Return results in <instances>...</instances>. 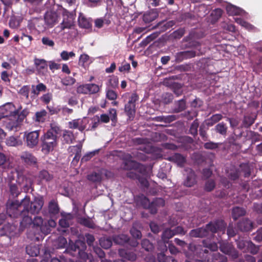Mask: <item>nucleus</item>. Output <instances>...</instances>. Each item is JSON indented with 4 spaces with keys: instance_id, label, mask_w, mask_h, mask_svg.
Listing matches in <instances>:
<instances>
[{
    "instance_id": "obj_1",
    "label": "nucleus",
    "mask_w": 262,
    "mask_h": 262,
    "mask_svg": "<svg viewBox=\"0 0 262 262\" xmlns=\"http://www.w3.org/2000/svg\"><path fill=\"white\" fill-rule=\"evenodd\" d=\"M60 128L54 124H51V128L41 138L42 152L47 155L52 151L57 145V136L60 133Z\"/></svg>"
},
{
    "instance_id": "obj_2",
    "label": "nucleus",
    "mask_w": 262,
    "mask_h": 262,
    "mask_svg": "<svg viewBox=\"0 0 262 262\" xmlns=\"http://www.w3.org/2000/svg\"><path fill=\"white\" fill-rule=\"evenodd\" d=\"M29 201L30 196L28 195H26L20 202L8 200L6 204L7 214L12 218H18L23 211L29 208Z\"/></svg>"
},
{
    "instance_id": "obj_3",
    "label": "nucleus",
    "mask_w": 262,
    "mask_h": 262,
    "mask_svg": "<svg viewBox=\"0 0 262 262\" xmlns=\"http://www.w3.org/2000/svg\"><path fill=\"white\" fill-rule=\"evenodd\" d=\"M85 248L86 246L84 242L77 240L74 243H70L69 247L64 252L74 257L85 258L87 256L86 253L84 252Z\"/></svg>"
},
{
    "instance_id": "obj_4",
    "label": "nucleus",
    "mask_w": 262,
    "mask_h": 262,
    "mask_svg": "<svg viewBox=\"0 0 262 262\" xmlns=\"http://www.w3.org/2000/svg\"><path fill=\"white\" fill-rule=\"evenodd\" d=\"M62 16V21L58 27L60 28V31L74 28L75 26L76 14L63 8Z\"/></svg>"
},
{
    "instance_id": "obj_5",
    "label": "nucleus",
    "mask_w": 262,
    "mask_h": 262,
    "mask_svg": "<svg viewBox=\"0 0 262 262\" xmlns=\"http://www.w3.org/2000/svg\"><path fill=\"white\" fill-rule=\"evenodd\" d=\"M12 173H15L16 174L17 179L16 180V183L19 184L22 183L25 180L26 181V184L23 186V190L24 192L28 193L30 191L32 192L34 190L33 185V181L30 179H27L24 174V170L22 169L15 168L11 171Z\"/></svg>"
},
{
    "instance_id": "obj_6",
    "label": "nucleus",
    "mask_w": 262,
    "mask_h": 262,
    "mask_svg": "<svg viewBox=\"0 0 262 262\" xmlns=\"http://www.w3.org/2000/svg\"><path fill=\"white\" fill-rule=\"evenodd\" d=\"M219 244L220 251L229 256L232 260H235L238 257V252L232 243L226 241H220L219 242Z\"/></svg>"
},
{
    "instance_id": "obj_7",
    "label": "nucleus",
    "mask_w": 262,
    "mask_h": 262,
    "mask_svg": "<svg viewBox=\"0 0 262 262\" xmlns=\"http://www.w3.org/2000/svg\"><path fill=\"white\" fill-rule=\"evenodd\" d=\"M139 97L136 93H133L129 98L128 102L125 104L124 111L129 119L133 120L136 114V102L138 100Z\"/></svg>"
},
{
    "instance_id": "obj_8",
    "label": "nucleus",
    "mask_w": 262,
    "mask_h": 262,
    "mask_svg": "<svg viewBox=\"0 0 262 262\" xmlns=\"http://www.w3.org/2000/svg\"><path fill=\"white\" fill-rule=\"evenodd\" d=\"M29 213L32 214H38L44 205V199L43 196L39 195L35 196L33 201H29Z\"/></svg>"
},
{
    "instance_id": "obj_9",
    "label": "nucleus",
    "mask_w": 262,
    "mask_h": 262,
    "mask_svg": "<svg viewBox=\"0 0 262 262\" xmlns=\"http://www.w3.org/2000/svg\"><path fill=\"white\" fill-rule=\"evenodd\" d=\"M226 224L222 220H216L214 221H211L206 225L208 233L214 234L219 231L225 232L226 230Z\"/></svg>"
},
{
    "instance_id": "obj_10",
    "label": "nucleus",
    "mask_w": 262,
    "mask_h": 262,
    "mask_svg": "<svg viewBox=\"0 0 262 262\" xmlns=\"http://www.w3.org/2000/svg\"><path fill=\"white\" fill-rule=\"evenodd\" d=\"M20 219V224L19 230L23 231L26 229L29 228L32 224V219L29 215V208L25 211H23L21 215L18 217Z\"/></svg>"
},
{
    "instance_id": "obj_11",
    "label": "nucleus",
    "mask_w": 262,
    "mask_h": 262,
    "mask_svg": "<svg viewBox=\"0 0 262 262\" xmlns=\"http://www.w3.org/2000/svg\"><path fill=\"white\" fill-rule=\"evenodd\" d=\"M33 228H39L40 232L47 235L50 233L51 229L47 225L46 222H43V220L41 216H36L32 219V224Z\"/></svg>"
},
{
    "instance_id": "obj_12",
    "label": "nucleus",
    "mask_w": 262,
    "mask_h": 262,
    "mask_svg": "<svg viewBox=\"0 0 262 262\" xmlns=\"http://www.w3.org/2000/svg\"><path fill=\"white\" fill-rule=\"evenodd\" d=\"M54 178L52 173L46 169L40 170L37 176V180L39 184L50 183Z\"/></svg>"
},
{
    "instance_id": "obj_13",
    "label": "nucleus",
    "mask_w": 262,
    "mask_h": 262,
    "mask_svg": "<svg viewBox=\"0 0 262 262\" xmlns=\"http://www.w3.org/2000/svg\"><path fill=\"white\" fill-rule=\"evenodd\" d=\"M87 123L86 119L84 118L72 120L69 122L68 126L71 129H77L82 132L85 129Z\"/></svg>"
},
{
    "instance_id": "obj_14",
    "label": "nucleus",
    "mask_w": 262,
    "mask_h": 262,
    "mask_svg": "<svg viewBox=\"0 0 262 262\" xmlns=\"http://www.w3.org/2000/svg\"><path fill=\"white\" fill-rule=\"evenodd\" d=\"M39 136V132L37 130L28 133L26 136L27 146L31 148L36 146L38 143Z\"/></svg>"
},
{
    "instance_id": "obj_15",
    "label": "nucleus",
    "mask_w": 262,
    "mask_h": 262,
    "mask_svg": "<svg viewBox=\"0 0 262 262\" xmlns=\"http://www.w3.org/2000/svg\"><path fill=\"white\" fill-rule=\"evenodd\" d=\"M196 55V52L193 50L182 51L177 53L175 55V61L179 63L184 60L192 58Z\"/></svg>"
},
{
    "instance_id": "obj_16",
    "label": "nucleus",
    "mask_w": 262,
    "mask_h": 262,
    "mask_svg": "<svg viewBox=\"0 0 262 262\" xmlns=\"http://www.w3.org/2000/svg\"><path fill=\"white\" fill-rule=\"evenodd\" d=\"M58 15L55 11H47L45 14L44 19L49 27H53L58 22Z\"/></svg>"
},
{
    "instance_id": "obj_17",
    "label": "nucleus",
    "mask_w": 262,
    "mask_h": 262,
    "mask_svg": "<svg viewBox=\"0 0 262 262\" xmlns=\"http://www.w3.org/2000/svg\"><path fill=\"white\" fill-rule=\"evenodd\" d=\"M205 260L207 262H227L228 258L219 252L213 253L209 252Z\"/></svg>"
},
{
    "instance_id": "obj_18",
    "label": "nucleus",
    "mask_w": 262,
    "mask_h": 262,
    "mask_svg": "<svg viewBox=\"0 0 262 262\" xmlns=\"http://www.w3.org/2000/svg\"><path fill=\"white\" fill-rule=\"evenodd\" d=\"M34 62L38 73L43 74L47 72L48 65L47 61L45 59L35 58Z\"/></svg>"
},
{
    "instance_id": "obj_19",
    "label": "nucleus",
    "mask_w": 262,
    "mask_h": 262,
    "mask_svg": "<svg viewBox=\"0 0 262 262\" xmlns=\"http://www.w3.org/2000/svg\"><path fill=\"white\" fill-rule=\"evenodd\" d=\"M237 227L242 232H248L253 229V224L248 219H244L237 223Z\"/></svg>"
},
{
    "instance_id": "obj_20",
    "label": "nucleus",
    "mask_w": 262,
    "mask_h": 262,
    "mask_svg": "<svg viewBox=\"0 0 262 262\" xmlns=\"http://www.w3.org/2000/svg\"><path fill=\"white\" fill-rule=\"evenodd\" d=\"M189 235L192 237L203 238L208 236L209 233L205 226V227L191 230L189 232Z\"/></svg>"
},
{
    "instance_id": "obj_21",
    "label": "nucleus",
    "mask_w": 262,
    "mask_h": 262,
    "mask_svg": "<svg viewBox=\"0 0 262 262\" xmlns=\"http://www.w3.org/2000/svg\"><path fill=\"white\" fill-rule=\"evenodd\" d=\"M169 161L176 163L179 167H184L186 162V157L179 153H176L168 157Z\"/></svg>"
},
{
    "instance_id": "obj_22",
    "label": "nucleus",
    "mask_w": 262,
    "mask_h": 262,
    "mask_svg": "<svg viewBox=\"0 0 262 262\" xmlns=\"http://www.w3.org/2000/svg\"><path fill=\"white\" fill-rule=\"evenodd\" d=\"M21 160L28 165H34L37 163V159L31 153L25 151L20 156Z\"/></svg>"
},
{
    "instance_id": "obj_23",
    "label": "nucleus",
    "mask_w": 262,
    "mask_h": 262,
    "mask_svg": "<svg viewBox=\"0 0 262 262\" xmlns=\"http://www.w3.org/2000/svg\"><path fill=\"white\" fill-rule=\"evenodd\" d=\"M188 171L187 176L184 182V185L187 187H191L196 183V174L191 169H189Z\"/></svg>"
},
{
    "instance_id": "obj_24",
    "label": "nucleus",
    "mask_w": 262,
    "mask_h": 262,
    "mask_svg": "<svg viewBox=\"0 0 262 262\" xmlns=\"http://www.w3.org/2000/svg\"><path fill=\"white\" fill-rule=\"evenodd\" d=\"M118 253L122 258L130 261H134L137 258L136 254L135 253L124 249H119Z\"/></svg>"
},
{
    "instance_id": "obj_25",
    "label": "nucleus",
    "mask_w": 262,
    "mask_h": 262,
    "mask_svg": "<svg viewBox=\"0 0 262 262\" xmlns=\"http://www.w3.org/2000/svg\"><path fill=\"white\" fill-rule=\"evenodd\" d=\"M0 168L7 171L12 168V164L3 153L0 152Z\"/></svg>"
},
{
    "instance_id": "obj_26",
    "label": "nucleus",
    "mask_w": 262,
    "mask_h": 262,
    "mask_svg": "<svg viewBox=\"0 0 262 262\" xmlns=\"http://www.w3.org/2000/svg\"><path fill=\"white\" fill-rule=\"evenodd\" d=\"M158 16V13L156 10H150L143 16V20L145 23H150L155 20Z\"/></svg>"
},
{
    "instance_id": "obj_27",
    "label": "nucleus",
    "mask_w": 262,
    "mask_h": 262,
    "mask_svg": "<svg viewBox=\"0 0 262 262\" xmlns=\"http://www.w3.org/2000/svg\"><path fill=\"white\" fill-rule=\"evenodd\" d=\"M246 210L243 207H234L232 209V217L233 220L236 221L239 217L244 216Z\"/></svg>"
},
{
    "instance_id": "obj_28",
    "label": "nucleus",
    "mask_w": 262,
    "mask_h": 262,
    "mask_svg": "<svg viewBox=\"0 0 262 262\" xmlns=\"http://www.w3.org/2000/svg\"><path fill=\"white\" fill-rule=\"evenodd\" d=\"M214 129L216 133L225 137L227 135L228 127L225 123L222 122L215 126Z\"/></svg>"
},
{
    "instance_id": "obj_29",
    "label": "nucleus",
    "mask_w": 262,
    "mask_h": 262,
    "mask_svg": "<svg viewBox=\"0 0 262 262\" xmlns=\"http://www.w3.org/2000/svg\"><path fill=\"white\" fill-rule=\"evenodd\" d=\"M26 253L30 256H37L39 254V249L38 246L30 245L26 248Z\"/></svg>"
},
{
    "instance_id": "obj_30",
    "label": "nucleus",
    "mask_w": 262,
    "mask_h": 262,
    "mask_svg": "<svg viewBox=\"0 0 262 262\" xmlns=\"http://www.w3.org/2000/svg\"><path fill=\"white\" fill-rule=\"evenodd\" d=\"M9 186V192L11 197L13 199L17 198L20 194V191L19 190L17 184L10 182Z\"/></svg>"
},
{
    "instance_id": "obj_31",
    "label": "nucleus",
    "mask_w": 262,
    "mask_h": 262,
    "mask_svg": "<svg viewBox=\"0 0 262 262\" xmlns=\"http://www.w3.org/2000/svg\"><path fill=\"white\" fill-rule=\"evenodd\" d=\"M160 33L158 32H154L149 35L147 36L145 39H144L140 43V46L141 47H145L148 44H149L151 41L155 39L158 37Z\"/></svg>"
},
{
    "instance_id": "obj_32",
    "label": "nucleus",
    "mask_w": 262,
    "mask_h": 262,
    "mask_svg": "<svg viewBox=\"0 0 262 262\" xmlns=\"http://www.w3.org/2000/svg\"><path fill=\"white\" fill-rule=\"evenodd\" d=\"M113 241L116 244L123 245L129 241L128 236L125 234L116 235L113 237Z\"/></svg>"
},
{
    "instance_id": "obj_33",
    "label": "nucleus",
    "mask_w": 262,
    "mask_h": 262,
    "mask_svg": "<svg viewBox=\"0 0 262 262\" xmlns=\"http://www.w3.org/2000/svg\"><path fill=\"white\" fill-rule=\"evenodd\" d=\"M63 141L66 144H71L73 143L75 139L73 132L69 130H65L62 135Z\"/></svg>"
},
{
    "instance_id": "obj_34",
    "label": "nucleus",
    "mask_w": 262,
    "mask_h": 262,
    "mask_svg": "<svg viewBox=\"0 0 262 262\" xmlns=\"http://www.w3.org/2000/svg\"><path fill=\"white\" fill-rule=\"evenodd\" d=\"M79 223L86 227L91 229H94L96 225L93 221L90 218L81 217L79 219Z\"/></svg>"
},
{
    "instance_id": "obj_35",
    "label": "nucleus",
    "mask_w": 262,
    "mask_h": 262,
    "mask_svg": "<svg viewBox=\"0 0 262 262\" xmlns=\"http://www.w3.org/2000/svg\"><path fill=\"white\" fill-rule=\"evenodd\" d=\"M259 250V246H257L251 241H249V242H248V246L246 248V250H244V251L250 252L253 255H255L258 253Z\"/></svg>"
},
{
    "instance_id": "obj_36",
    "label": "nucleus",
    "mask_w": 262,
    "mask_h": 262,
    "mask_svg": "<svg viewBox=\"0 0 262 262\" xmlns=\"http://www.w3.org/2000/svg\"><path fill=\"white\" fill-rule=\"evenodd\" d=\"M82 147V144L80 143L76 145L69 146L68 149V151L70 154V156H72L73 155H75L80 154L81 152Z\"/></svg>"
},
{
    "instance_id": "obj_37",
    "label": "nucleus",
    "mask_w": 262,
    "mask_h": 262,
    "mask_svg": "<svg viewBox=\"0 0 262 262\" xmlns=\"http://www.w3.org/2000/svg\"><path fill=\"white\" fill-rule=\"evenodd\" d=\"M174 235L173 230L169 228L164 230L162 234V239L164 243H168V240Z\"/></svg>"
},
{
    "instance_id": "obj_38",
    "label": "nucleus",
    "mask_w": 262,
    "mask_h": 262,
    "mask_svg": "<svg viewBox=\"0 0 262 262\" xmlns=\"http://www.w3.org/2000/svg\"><path fill=\"white\" fill-rule=\"evenodd\" d=\"M223 116L220 114L213 115L207 120V124L208 126H211L221 120Z\"/></svg>"
},
{
    "instance_id": "obj_39",
    "label": "nucleus",
    "mask_w": 262,
    "mask_h": 262,
    "mask_svg": "<svg viewBox=\"0 0 262 262\" xmlns=\"http://www.w3.org/2000/svg\"><path fill=\"white\" fill-rule=\"evenodd\" d=\"M47 115V112L45 110L36 112L35 121L38 122H44L46 120Z\"/></svg>"
},
{
    "instance_id": "obj_40",
    "label": "nucleus",
    "mask_w": 262,
    "mask_h": 262,
    "mask_svg": "<svg viewBox=\"0 0 262 262\" xmlns=\"http://www.w3.org/2000/svg\"><path fill=\"white\" fill-rule=\"evenodd\" d=\"M140 164L135 160L130 161L129 162L125 163L123 168L126 170L137 169L139 168Z\"/></svg>"
},
{
    "instance_id": "obj_41",
    "label": "nucleus",
    "mask_w": 262,
    "mask_h": 262,
    "mask_svg": "<svg viewBox=\"0 0 262 262\" xmlns=\"http://www.w3.org/2000/svg\"><path fill=\"white\" fill-rule=\"evenodd\" d=\"M48 209L49 213L53 215L58 214L59 211L58 205L54 201H51L49 202Z\"/></svg>"
},
{
    "instance_id": "obj_42",
    "label": "nucleus",
    "mask_w": 262,
    "mask_h": 262,
    "mask_svg": "<svg viewBox=\"0 0 262 262\" xmlns=\"http://www.w3.org/2000/svg\"><path fill=\"white\" fill-rule=\"evenodd\" d=\"M99 242L100 246L105 249L110 248L112 245V240L110 237H101Z\"/></svg>"
},
{
    "instance_id": "obj_43",
    "label": "nucleus",
    "mask_w": 262,
    "mask_h": 262,
    "mask_svg": "<svg viewBox=\"0 0 262 262\" xmlns=\"http://www.w3.org/2000/svg\"><path fill=\"white\" fill-rule=\"evenodd\" d=\"M226 11L229 15H238L241 13V9L233 5L227 6Z\"/></svg>"
},
{
    "instance_id": "obj_44",
    "label": "nucleus",
    "mask_w": 262,
    "mask_h": 262,
    "mask_svg": "<svg viewBox=\"0 0 262 262\" xmlns=\"http://www.w3.org/2000/svg\"><path fill=\"white\" fill-rule=\"evenodd\" d=\"M87 179L92 182H100L102 180V176L99 173L93 172L87 176Z\"/></svg>"
},
{
    "instance_id": "obj_45",
    "label": "nucleus",
    "mask_w": 262,
    "mask_h": 262,
    "mask_svg": "<svg viewBox=\"0 0 262 262\" xmlns=\"http://www.w3.org/2000/svg\"><path fill=\"white\" fill-rule=\"evenodd\" d=\"M78 24L80 27L85 29H89L92 27L91 23L84 17H80L78 19Z\"/></svg>"
},
{
    "instance_id": "obj_46",
    "label": "nucleus",
    "mask_w": 262,
    "mask_h": 262,
    "mask_svg": "<svg viewBox=\"0 0 262 262\" xmlns=\"http://www.w3.org/2000/svg\"><path fill=\"white\" fill-rule=\"evenodd\" d=\"M138 201L144 209H147L149 206V200L143 194L139 195L138 196Z\"/></svg>"
},
{
    "instance_id": "obj_47",
    "label": "nucleus",
    "mask_w": 262,
    "mask_h": 262,
    "mask_svg": "<svg viewBox=\"0 0 262 262\" xmlns=\"http://www.w3.org/2000/svg\"><path fill=\"white\" fill-rule=\"evenodd\" d=\"M177 107L174 108V112L179 113L185 110L186 108V101L185 99H182L177 101Z\"/></svg>"
},
{
    "instance_id": "obj_48",
    "label": "nucleus",
    "mask_w": 262,
    "mask_h": 262,
    "mask_svg": "<svg viewBox=\"0 0 262 262\" xmlns=\"http://www.w3.org/2000/svg\"><path fill=\"white\" fill-rule=\"evenodd\" d=\"M47 86L42 83H40L36 86L35 89H33L32 93L38 96L40 92H46Z\"/></svg>"
},
{
    "instance_id": "obj_49",
    "label": "nucleus",
    "mask_w": 262,
    "mask_h": 262,
    "mask_svg": "<svg viewBox=\"0 0 262 262\" xmlns=\"http://www.w3.org/2000/svg\"><path fill=\"white\" fill-rule=\"evenodd\" d=\"M185 33V30L184 28H180L177 30L174 31L171 34L172 37L176 39H180Z\"/></svg>"
},
{
    "instance_id": "obj_50",
    "label": "nucleus",
    "mask_w": 262,
    "mask_h": 262,
    "mask_svg": "<svg viewBox=\"0 0 262 262\" xmlns=\"http://www.w3.org/2000/svg\"><path fill=\"white\" fill-rule=\"evenodd\" d=\"M42 43L47 47L53 48L55 46V42L50 37L43 36L41 39Z\"/></svg>"
},
{
    "instance_id": "obj_51",
    "label": "nucleus",
    "mask_w": 262,
    "mask_h": 262,
    "mask_svg": "<svg viewBox=\"0 0 262 262\" xmlns=\"http://www.w3.org/2000/svg\"><path fill=\"white\" fill-rule=\"evenodd\" d=\"M30 92L29 85H24L18 91V94L21 96L26 98V99H29V94Z\"/></svg>"
},
{
    "instance_id": "obj_52",
    "label": "nucleus",
    "mask_w": 262,
    "mask_h": 262,
    "mask_svg": "<svg viewBox=\"0 0 262 262\" xmlns=\"http://www.w3.org/2000/svg\"><path fill=\"white\" fill-rule=\"evenodd\" d=\"M142 247L147 251L151 250L153 248V245L147 239H143L141 242Z\"/></svg>"
},
{
    "instance_id": "obj_53",
    "label": "nucleus",
    "mask_w": 262,
    "mask_h": 262,
    "mask_svg": "<svg viewBox=\"0 0 262 262\" xmlns=\"http://www.w3.org/2000/svg\"><path fill=\"white\" fill-rule=\"evenodd\" d=\"M215 187V183L213 180H208L205 185V190L207 192L212 191Z\"/></svg>"
},
{
    "instance_id": "obj_54",
    "label": "nucleus",
    "mask_w": 262,
    "mask_h": 262,
    "mask_svg": "<svg viewBox=\"0 0 262 262\" xmlns=\"http://www.w3.org/2000/svg\"><path fill=\"white\" fill-rule=\"evenodd\" d=\"M243 123L245 127L248 128L254 123V120L252 117L246 116L244 117Z\"/></svg>"
},
{
    "instance_id": "obj_55",
    "label": "nucleus",
    "mask_w": 262,
    "mask_h": 262,
    "mask_svg": "<svg viewBox=\"0 0 262 262\" xmlns=\"http://www.w3.org/2000/svg\"><path fill=\"white\" fill-rule=\"evenodd\" d=\"M199 125V124L197 120H195L192 122L190 126L189 132L194 137L198 135V128Z\"/></svg>"
},
{
    "instance_id": "obj_56",
    "label": "nucleus",
    "mask_w": 262,
    "mask_h": 262,
    "mask_svg": "<svg viewBox=\"0 0 262 262\" xmlns=\"http://www.w3.org/2000/svg\"><path fill=\"white\" fill-rule=\"evenodd\" d=\"M106 97L110 100H115L117 98L118 94L115 91L108 89L106 91Z\"/></svg>"
},
{
    "instance_id": "obj_57",
    "label": "nucleus",
    "mask_w": 262,
    "mask_h": 262,
    "mask_svg": "<svg viewBox=\"0 0 262 262\" xmlns=\"http://www.w3.org/2000/svg\"><path fill=\"white\" fill-rule=\"evenodd\" d=\"M6 143L7 145L10 146H16L19 145V141L13 136H11L8 138L6 140Z\"/></svg>"
},
{
    "instance_id": "obj_58",
    "label": "nucleus",
    "mask_w": 262,
    "mask_h": 262,
    "mask_svg": "<svg viewBox=\"0 0 262 262\" xmlns=\"http://www.w3.org/2000/svg\"><path fill=\"white\" fill-rule=\"evenodd\" d=\"M89 92L90 94L97 93L100 91V88L98 85L95 83H89Z\"/></svg>"
},
{
    "instance_id": "obj_59",
    "label": "nucleus",
    "mask_w": 262,
    "mask_h": 262,
    "mask_svg": "<svg viewBox=\"0 0 262 262\" xmlns=\"http://www.w3.org/2000/svg\"><path fill=\"white\" fill-rule=\"evenodd\" d=\"M113 14L111 13H106L105 15L101 17L104 25L108 26L113 20Z\"/></svg>"
},
{
    "instance_id": "obj_60",
    "label": "nucleus",
    "mask_w": 262,
    "mask_h": 262,
    "mask_svg": "<svg viewBox=\"0 0 262 262\" xmlns=\"http://www.w3.org/2000/svg\"><path fill=\"white\" fill-rule=\"evenodd\" d=\"M77 92L79 94H89L88 84L80 85L77 88Z\"/></svg>"
},
{
    "instance_id": "obj_61",
    "label": "nucleus",
    "mask_w": 262,
    "mask_h": 262,
    "mask_svg": "<svg viewBox=\"0 0 262 262\" xmlns=\"http://www.w3.org/2000/svg\"><path fill=\"white\" fill-rule=\"evenodd\" d=\"M76 80L75 78L72 77H67L61 80V83L66 86L71 85L74 84Z\"/></svg>"
},
{
    "instance_id": "obj_62",
    "label": "nucleus",
    "mask_w": 262,
    "mask_h": 262,
    "mask_svg": "<svg viewBox=\"0 0 262 262\" xmlns=\"http://www.w3.org/2000/svg\"><path fill=\"white\" fill-rule=\"evenodd\" d=\"M220 144L219 143H215L213 142H206L204 144V147L206 149H215L219 147Z\"/></svg>"
},
{
    "instance_id": "obj_63",
    "label": "nucleus",
    "mask_w": 262,
    "mask_h": 262,
    "mask_svg": "<svg viewBox=\"0 0 262 262\" xmlns=\"http://www.w3.org/2000/svg\"><path fill=\"white\" fill-rule=\"evenodd\" d=\"M89 59L90 57L88 54H81L79 57L78 63L80 66L84 67L85 63L87 62Z\"/></svg>"
},
{
    "instance_id": "obj_64",
    "label": "nucleus",
    "mask_w": 262,
    "mask_h": 262,
    "mask_svg": "<svg viewBox=\"0 0 262 262\" xmlns=\"http://www.w3.org/2000/svg\"><path fill=\"white\" fill-rule=\"evenodd\" d=\"M237 247L241 250H244L245 248H247L248 246V242H249V241H245V240H237L236 241Z\"/></svg>"
}]
</instances>
